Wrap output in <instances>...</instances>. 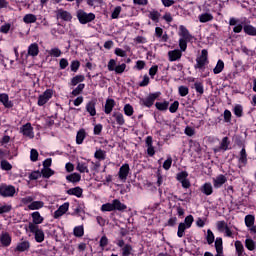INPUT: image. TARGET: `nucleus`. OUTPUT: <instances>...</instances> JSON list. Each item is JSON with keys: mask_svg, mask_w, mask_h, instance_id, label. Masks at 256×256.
Segmentation results:
<instances>
[{"mask_svg": "<svg viewBox=\"0 0 256 256\" xmlns=\"http://www.w3.org/2000/svg\"><path fill=\"white\" fill-rule=\"evenodd\" d=\"M40 177H41V172H39V171H34V172H32V173L30 174L29 179H30V180H37V179L40 178Z\"/></svg>", "mask_w": 256, "mask_h": 256, "instance_id": "64", "label": "nucleus"}, {"mask_svg": "<svg viewBox=\"0 0 256 256\" xmlns=\"http://www.w3.org/2000/svg\"><path fill=\"white\" fill-rule=\"evenodd\" d=\"M124 112L127 116H132L134 113L133 106H131V104H126L124 107Z\"/></svg>", "mask_w": 256, "mask_h": 256, "instance_id": "49", "label": "nucleus"}, {"mask_svg": "<svg viewBox=\"0 0 256 256\" xmlns=\"http://www.w3.org/2000/svg\"><path fill=\"white\" fill-rule=\"evenodd\" d=\"M244 32L247 35L256 36V27H254L253 25L247 24L244 26Z\"/></svg>", "mask_w": 256, "mask_h": 256, "instance_id": "28", "label": "nucleus"}, {"mask_svg": "<svg viewBox=\"0 0 256 256\" xmlns=\"http://www.w3.org/2000/svg\"><path fill=\"white\" fill-rule=\"evenodd\" d=\"M53 96V90H45L43 94H41L38 98V105H45Z\"/></svg>", "mask_w": 256, "mask_h": 256, "instance_id": "5", "label": "nucleus"}, {"mask_svg": "<svg viewBox=\"0 0 256 256\" xmlns=\"http://www.w3.org/2000/svg\"><path fill=\"white\" fill-rule=\"evenodd\" d=\"M1 169L5 171H10L12 169V166L10 162H7V160H2L1 161Z\"/></svg>", "mask_w": 256, "mask_h": 256, "instance_id": "48", "label": "nucleus"}, {"mask_svg": "<svg viewBox=\"0 0 256 256\" xmlns=\"http://www.w3.org/2000/svg\"><path fill=\"white\" fill-rule=\"evenodd\" d=\"M76 169L80 172V173H88V168L85 164H81L80 162H78Z\"/></svg>", "mask_w": 256, "mask_h": 256, "instance_id": "50", "label": "nucleus"}, {"mask_svg": "<svg viewBox=\"0 0 256 256\" xmlns=\"http://www.w3.org/2000/svg\"><path fill=\"white\" fill-rule=\"evenodd\" d=\"M101 210H102L103 212H111V211H114V204H113V201H112V203L104 204V205L101 207Z\"/></svg>", "mask_w": 256, "mask_h": 256, "instance_id": "43", "label": "nucleus"}, {"mask_svg": "<svg viewBox=\"0 0 256 256\" xmlns=\"http://www.w3.org/2000/svg\"><path fill=\"white\" fill-rule=\"evenodd\" d=\"M159 95H160L159 92H155L154 94H149L148 97L141 100V104L143 106L150 108L154 104V101L159 97Z\"/></svg>", "mask_w": 256, "mask_h": 256, "instance_id": "6", "label": "nucleus"}, {"mask_svg": "<svg viewBox=\"0 0 256 256\" xmlns=\"http://www.w3.org/2000/svg\"><path fill=\"white\" fill-rule=\"evenodd\" d=\"M30 159L33 162H36L38 160V152L34 148L31 149Z\"/></svg>", "mask_w": 256, "mask_h": 256, "instance_id": "62", "label": "nucleus"}, {"mask_svg": "<svg viewBox=\"0 0 256 256\" xmlns=\"http://www.w3.org/2000/svg\"><path fill=\"white\" fill-rule=\"evenodd\" d=\"M178 108H179V102H178V100H175V102H173V104H171L169 111L171 113H176Z\"/></svg>", "mask_w": 256, "mask_h": 256, "instance_id": "57", "label": "nucleus"}, {"mask_svg": "<svg viewBox=\"0 0 256 256\" xmlns=\"http://www.w3.org/2000/svg\"><path fill=\"white\" fill-rule=\"evenodd\" d=\"M0 102L8 109L13 107V102L9 100L8 94H0Z\"/></svg>", "mask_w": 256, "mask_h": 256, "instance_id": "14", "label": "nucleus"}, {"mask_svg": "<svg viewBox=\"0 0 256 256\" xmlns=\"http://www.w3.org/2000/svg\"><path fill=\"white\" fill-rule=\"evenodd\" d=\"M113 208H114V211L117 210V211H120V212H123L127 209V206L122 204L119 200H113Z\"/></svg>", "mask_w": 256, "mask_h": 256, "instance_id": "24", "label": "nucleus"}, {"mask_svg": "<svg viewBox=\"0 0 256 256\" xmlns=\"http://www.w3.org/2000/svg\"><path fill=\"white\" fill-rule=\"evenodd\" d=\"M67 181L71 183H78L81 180V176L77 173H73L66 177Z\"/></svg>", "mask_w": 256, "mask_h": 256, "instance_id": "31", "label": "nucleus"}, {"mask_svg": "<svg viewBox=\"0 0 256 256\" xmlns=\"http://www.w3.org/2000/svg\"><path fill=\"white\" fill-rule=\"evenodd\" d=\"M116 60L115 59H110V61L108 62V70L109 71H115L116 69Z\"/></svg>", "mask_w": 256, "mask_h": 256, "instance_id": "58", "label": "nucleus"}, {"mask_svg": "<svg viewBox=\"0 0 256 256\" xmlns=\"http://www.w3.org/2000/svg\"><path fill=\"white\" fill-rule=\"evenodd\" d=\"M33 225L37 226L44 221V218L40 215L39 212H34L31 214Z\"/></svg>", "mask_w": 256, "mask_h": 256, "instance_id": "17", "label": "nucleus"}, {"mask_svg": "<svg viewBox=\"0 0 256 256\" xmlns=\"http://www.w3.org/2000/svg\"><path fill=\"white\" fill-rule=\"evenodd\" d=\"M214 240H215V237H214L212 231L208 230L207 231V242H208V244L211 245L214 242Z\"/></svg>", "mask_w": 256, "mask_h": 256, "instance_id": "61", "label": "nucleus"}, {"mask_svg": "<svg viewBox=\"0 0 256 256\" xmlns=\"http://www.w3.org/2000/svg\"><path fill=\"white\" fill-rule=\"evenodd\" d=\"M133 251V247L130 244H126L122 248V256H130Z\"/></svg>", "mask_w": 256, "mask_h": 256, "instance_id": "33", "label": "nucleus"}, {"mask_svg": "<svg viewBox=\"0 0 256 256\" xmlns=\"http://www.w3.org/2000/svg\"><path fill=\"white\" fill-rule=\"evenodd\" d=\"M28 229L31 233L35 235V240L38 243H41L44 241V233L42 230L39 229L38 226L33 225L32 223H29Z\"/></svg>", "mask_w": 256, "mask_h": 256, "instance_id": "2", "label": "nucleus"}, {"mask_svg": "<svg viewBox=\"0 0 256 256\" xmlns=\"http://www.w3.org/2000/svg\"><path fill=\"white\" fill-rule=\"evenodd\" d=\"M180 36L182 37L181 39L183 40H187V41H191L193 36L189 33V31L187 30L186 27H184L183 25H181L180 27Z\"/></svg>", "mask_w": 256, "mask_h": 256, "instance_id": "13", "label": "nucleus"}, {"mask_svg": "<svg viewBox=\"0 0 256 256\" xmlns=\"http://www.w3.org/2000/svg\"><path fill=\"white\" fill-rule=\"evenodd\" d=\"M197 64H195V69H203L208 63V51L203 49L201 55L196 59Z\"/></svg>", "mask_w": 256, "mask_h": 256, "instance_id": "3", "label": "nucleus"}, {"mask_svg": "<svg viewBox=\"0 0 256 256\" xmlns=\"http://www.w3.org/2000/svg\"><path fill=\"white\" fill-rule=\"evenodd\" d=\"M77 18H78L79 22L84 25V24L92 22L95 19V14L92 12L87 13L84 10L79 9L77 11Z\"/></svg>", "mask_w": 256, "mask_h": 256, "instance_id": "1", "label": "nucleus"}, {"mask_svg": "<svg viewBox=\"0 0 256 256\" xmlns=\"http://www.w3.org/2000/svg\"><path fill=\"white\" fill-rule=\"evenodd\" d=\"M30 248V243L28 241L21 242L17 245L15 252H25Z\"/></svg>", "mask_w": 256, "mask_h": 256, "instance_id": "22", "label": "nucleus"}, {"mask_svg": "<svg viewBox=\"0 0 256 256\" xmlns=\"http://www.w3.org/2000/svg\"><path fill=\"white\" fill-rule=\"evenodd\" d=\"M227 182V178L224 175L218 176L216 179H214V187L220 188Z\"/></svg>", "mask_w": 256, "mask_h": 256, "instance_id": "18", "label": "nucleus"}, {"mask_svg": "<svg viewBox=\"0 0 256 256\" xmlns=\"http://www.w3.org/2000/svg\"><path fill=\"white\" fill-rule=\"evenodd\" d=\"M215 248L217 251L216 256H223V241L221 238H217L215 241Z\"/></svg>", "mask_w": 256, "mask_h": 256, "instance_id": "19", "label": "nucleus"}, {"mask_svg": "<svg viewBox=\"0 0 256 256\" xmlns=\"http://www.w3.org/2000/svg\"><path fill=\"white\" fill-rule=\"evenodd\" d=\"M0 242L2 244L3 247H7L10 245L11 243V237L8 233H3L1 236H0Z\"/></svg>", "mask_w": 256, "mask_h": 256, "instance_id": "20", "label": "nucleus"}, {"mask_svg": "<svg viewBox=\"0 0 256 256\" xmlns=\"http://www.w3.org/2000/svg\"><path fill=\"white\" fill-rule=\"evenodd\" d=\"M155 106L159 111H166L168 109L169 102H156Z\"/></svg>", "mask_w": 256, "mask_h": 256, "instance_id": "37", "label": "nucleus"}, {"mask_svg": "<svg viewBox=\"0 0 256 256\" xmlns=\"http://www.w3.org/2000/svg\"><path fill=\"white\" fill-rule=\"evenodd\" d=\"M40 173L41 176H43L44 178H49L54 174V172L50 168H43Z\"/></svg>", "mask_w": 256, "mask_h": 256, "instance_id": "41", "label": "nucleus"}, {"mask_svg": "<svg viewBox=\"0 0 256 256\" xmlns=\"http://www.w3.org/2000/svg\"><path fill=\"white\" fill-rule=\"evenodd\" d=\"M187 42H189V40L180 38L179 47L181 48V51L185 52V50L187 49Z\"/></svg>", "mask_w": 256, "mask_h": 256, "instance_id": "55", "label": "nucleus"}, {"mask_svg": "<svg viewBox=\"0 0 256 256\" xmlns=\"http://www.w3.org/2000/svg\"><path fill=\"white\" fill-rule=\"evenodd\" d=\"M86 136V132L85 130H83V128L81 130H79V132L77 133L76 136V143L78 145H81L83 143V140L85 139Z\"/></svg>", "mask_w": 256, "mask_h": 256, "instance_id": "30", "label": "nucleus"}, {"mask_svg": "<svg viewBox=\"0 0 256 256\" xmlns=\"http://www.w3.org/2000/svg\"><path fill=\"white\" fill-rule=\"evenodd\" d=\"M84 88H85V84H78L77 88H75V90H73L72 95L74 97L80 95Z\"/></svg>", "mask_w": 256, "mask_h": 256, "instance_id": "44", "label": "nucleus"}, {"mask_svg": "<svg viewBox=\"0 0 256 256\" xmlns=\"http://www.w3.org/2000/svg\"><path fill=\"white\" fill-rule=\"evenodd\" d=\"M23 21L26 24H32L37 21V17H36V15L29 13L24 16Z\"/></svg>", "mask_w": 256, "mask_h": 256, "instance_id": "26", "label": "nucleus"}, {"mask_svg": "<svg viewBox=\"0 0 256 256\" xmlns=\"http://www.w3.org/2000/svg\"><path fill=\"white\" fill-rule=\"evenodd\" d=\"M146 146H147V154L150 157H153L155 155V150L153 146V138L152 136H147L146 138Z\"/></svg>", "mask_w": 256, "mask_h": 256, "instance_id": "9", "label": "nucleus"}, {"mask_svg": "<svg viewBox=\"0 0 256 256\" xmlns=\"http://www.w3.org/2000/svg\"><path fill=\"white\" fill-rule=\"evenodd\" d=\"M231 117H232V114H231L230 110H225V112H224V121L226 123H230L231 122Z\"/></svg>", "mask_w": 256, "mask_h": 256, "instance_id": "63", "label": "nucleus"}, {"mask_svg": "<svg viewBox=\"0 0 256 256\" xmlns=\"http://www.w3.org/2000/svg\"><path fill=\"white\" fill-rule=\"evenodd\" d=\"M67 194L70 196H76V197L80 198V197H82L83 190L80 187H76L73 189H69L67 191Z\"/></svg>", "mask_w": 256, "mask_h": 256, "instance_id": "21", "label": "nucleus"}, {"mask_svg": "<svg viewBox=\"0 0 256 256\" xmlns=\"http://www.w3.org/2000/svg\"><path fill=\"white\" fill-rule=\"evenodd\" d=\"M239 161L241 163H243L244 165L247 164V152L245 150V148H242L241 152H240V158Z\"/></svg>", "mask_w": 256, "mask_h": 256, "instance_id": "42", "label": "nucleus"}, {"mask_svg": "<svg viewBox=\"0 0 256 256\" xmlns=\"http://www.w3.org/2000/svg\"><path fill=\"white\" fill-rule=\"evenodd\" d=\"M69 209V203H65L59 207V209L54 213V218L57 219L64 215Z\"/></svg>", "mask_w": 256, "mask_h": 256, "instance_id": "12", "label": "nucleus"}, {"mask_svg": "<svg viewBox=\"0 0 256 256\" xmlns=\"http://www.w3.org/2000/svg\"><path fill=\"white\" fill-rule=\"evenodd\" d=\"M235 248L237 251L238 256H242L244 252V246L240 241L235 242Z\"/></svg>", "mask_w": 256, "mask_h": 256, "instance_id": "38", "label": "nucleus"}, {"mask_svg": "<svg viewBox=\"0 0 256 256\" xmlns=\"http://www.w3.org/2000/svg\"><path fill=\"white\" fill-rule=\"evenodd\" d=\"M125 69H126V64L122 63L120 65H117L114 71L116 74H122L125 71Z\"/></svg>", "mask_w": 256, "mask_h": 256, "instance_id": "53", "label": "nucleus"}, {"mask_svg": "<svg viewBox=\"0 0 256 256\" xmlns=\"http://www.w3.org/2000/svg\"><path fill=\"white\" fill-rule=\"evenodd\" d=\"M193 221H194V218H193V216L192 215H189V216H187L186 218H185V226L187 227V228H190L191 227V225H192V223H193Z\"/></svg>", "mask_w": 256, "mask_h": 256, "instance_id": "60", "label": "nucleus"}, {"mask_svg": "<svg viewBox=\"0 0 256 256\" xmlns=\"http://www.w3.org/2000/svg\"><path fill=\"white\" fill-rule=\"evenodd\" d=\"M95 105V102H88L86 106L87 111L92 117L96 115Z\"/></svg>", "mask_w": 256, "mask_h": 256, "instance_id": "32", "label": "nucleus"}, {"mask_svg": "<svg viewBox=\"0 0 256 256\" xmlns=\"http://www.w3.org/2000/svg\"><path fill=\"white\" fill-rule=\"evenodd\" d=\"M21 132L24 136L33 138V128L30 122H27L26 124H24V126H22Z\"/></svg>", "mask_w": 256, "mask_h": 256, "instance_id": "10", "label": "nucleus"}, {"mask_svg": "<svg viewBox=\"0 0 256 256\" xmlns=\"http://www.w3.org/2000/svg\"><path fill=\"white\" fill-rule=\"evenodd\" d=\"M186 228L187 227L184 223L179 224L178 233H177L178 237L182 238L184 236V232H185Z\"/></svg>", "mask_w": 256, "mask_h": 256, "instance_id": "47", "label": "nucleus"}, {"mask_svg": "<svg viewBox=\"0 0 256 256\" xmlns=\"http://www.w3.org/2000/svg\"><path fill=\"white\" fill-rule=\"evenodd\" d=\"M160 17V13L157 10L150 11L149 18L154 21L158 22Z\"/></svg>", "mask_w": 256, "mask_h": 256, "instance_id": "39", "label": "nucleus"}, {"mask_svg": "<svg viewBox=\"0 0 256 256\" xmlns=\"http://www.w3.org/2000/svg\"><path fill=\"white\" fill-rule=\"evenodd\" d=\"M230 145V142H229V138L228 136H225V138H223L221 144H220V147L218 148V151H227L228 147Z\"/></svg>", "mask_w": 256, "mask_h": 256, "instance_id": "29", "label": "nucleus"}, {"mask_svg": "<svg viewBox=\"0 0 256 256\" xmlns=\"http://www.w3.org/2000/svg\"><path fill=\"white\" fill-rule=\"evenodd\" d=\"M84 76H82L81 74L78 75V76H74V78H72L71 80V86H76L78 85L79 83L83 82L84 81Z\"/></svg>", "mask_w": 256, "mask_h": 256, "instance_id": "36", "label": "nucleus"}, {"mask_svg": "<svg viewBox=\"0 0 256 256\" xmlns=\"http://www.w3.org/2000/svg\"><path fill=\"white\" fill-rule=\"evenodd\" d=\"M49 55L50 56H53V57H60L61 55V50L59 48H52L50 51H49Z\"/></svg>", "mask_w": 256, "mask_h": 256, "instance_id": "52", "label": "nucleus"}, {"mask_svg": "<svg viewBox=\"0 0 256 256\" xmlns=\"http://www.w3.org/2000/svg\"><path fill=\"white\" fill-rule=\"evenodd\" d=\"M255 218L252 215H248L245 218V223L247 227H252L254 225Z\"/></svg>", "mask_w": 256, "mask_h": 256, "instance_id": "46", "label": "nucleus"}, {"mask_svg": "<svg viewBox=\"0 0 256 256\" xmlns=\"http://www.w3.org/2000/svg\"><path fill=\"white\" fill-rule=\"evenodd\" d=\"M80 67V62L78 60H73L71 63V71L77 72Z\"/></svg>", "mask_w": 256, "mask_h": 256, "instance_id": "59", "label": "nucleus"}, {"mask_svg": "<svg viewBox=\"0 0 256 256\" xmlns=\"http://www.w3.org/2000/svg\"><path fill=\"white\" fill-rule=\"evenodd\" d=\"M129 171H130L129 164H123V166H121L118 173L119 179L125 182L129 175Z\"/></svg>", "mask_w": 256, "mask_h": 256, "instance_id": "7", "label": "nucleus"}, {"mask_svg": "<svg viewBox=\"0 0 256 256\" xmlns=\"http://www.w3.org/2000/svg\"><path fill=\"white\" fill-rule=\"evenodd\" d=\"M201 192L206 196H210L213 193V187L210 183H205L201 188Z\"/></svg>", "mask_w": 256, "mask_h": 256, "instance_id": "23", "label": "nucleus"}, {"mask_svg": "<svg viewBox=\"0 0 256 256\" xmlns=\"http://www.w3.org/2000/svg\"><path fill=\"white\" fill-rule=\"evenodd\" d=\"M44 207V203L41 201H32L31 204L28 205L29 210H39Z\"/></svg>", "mask_w": 256, "mask_h": 256, "instance_id": "27", "label": "nucleus"}, {"mask_svg": "<svg viewBox=\"0 0 256 256\" xmlns=\"http://www.w3.org/2000/svg\"><path fill=\"white\" fill-rule=\"evenodd\" d=\"M16 193L15 187L11 185H0V196L4 198L13 197Z\"/></svg>", "mask_w": 256, "mask_h": 256, "instance_id": "4", "label": "nucleus"}, {"mask_svg": "<svg viewBox=\"0 0 256 256\" xmlns=\"http://www.w3.org/2000/svg\"><path fill=\"white\" fill-rule=\"evenodd\" d=\"M73 233H74V236H76L78 238L82 237L84 235L83 226L75 227Z\"/></svg>", "mask_w": 256, "mask_h": 256, "instance_id": "40", "label": "nucleus"}, {"mask_svg": "<svg viewBox=\"0 0 256 256\" xmlns=\"http://www.w3.org/2000/svg\"><path fill=\"white\" fill-rule=\"evenodd\" d=\"M223 69H224V62L222 60H219L217 62V65L215 66L213 72H214V74L217 75V74H220L223 71Z\"/></svg>", "mask_w": 256, "mask_h": 256, "instance_id": "35", "label": "nucleus"}, {"mask_svg": "<svg viewBox=\"0 0 256 256\" xmlns=\"http://www.w3.org/2000/svg\"><path fill=\"white\" fill-rule=\"evenodd\" d=\"M113 117L116 118V122L118 125H123L125 123L123 114L120 112H114Z\"/></svg>", "mask_w": 256, "mask_h": 256, "instance_id": "34", "label": "nucleus"}, {"mask_svg": "<svg viewBox=\"0 0 256 256\" xmlns=\"http://www.w3.org/2000/svg\"><path fill=\"white\" fill-rule=\"evenodd\" d=\"M39 53V46L37 43H32L28 48V55L32 57H36Z\"/></svg>", "mask_w": 256, "mask_h": 256, "instance_id": "15", "label": "nucleus"}, {"mask_svg": "<svg viewBox=\"0 0 256 256\" xmlns=\"http://www.w3.org/2000/svg\"><path fill=\"white\" fill-rule=\"evenodd\" d=\"M56 16H57V19H62L67 22L72 20V16H71L70 12L63 10V9H58L56 11Z\"/></svg>", "mask_w": 256, "mask_h": 256, "instance_id": "8", "label": "nucleus"}, {"mask_svg": "<svg viewBox=\"0 0 256 256\" xmlns=\"http://www.w3.org/2000/svg\"><path fill=\"white\" fill-rule=\"evenodd\" d=\"M94 156H95L96 159L104 160L105 159V152H104V150H96Z\"/></svg>", "mask_w": 256, "mask_h": 256, "instance_id": "54", "label": "nucleus"}, {"mask_svg": "<svg viewBox=\"0 0 256 256\" xmlns=\"http://www.w3.org/2000/svg\"><path fill=\"white\" fill-rule=\"evenodd\" d=\"M189 93V88L187 86H179V94L181 97L187 96Z\"/></svg>", "mask_w": 256, "mask_h": 256, "instance_id": "51", "label": "nucleus"}, {"mask_svg": "<svg viewBox=\"0 0 256 256\" xmlns=\"http://www.w3.org/2000/svg\"><path fill=\"white\" fill-rule=\"evenodd\" d=\"M114 106H115V100H113V98H108L105 104V110H104L105 113L109 115L112 112Z\"/></svg>", "mask_w": 256, "mask_h": 256, "instance_id": "16", "label": "nucleus"}, {"mask_svg": "<svg viewBox=\"0 0 256 256\" xmlns=\"http://www.w3.org/2000/svg\"><path fill=\"white\" fill-rule=\"evenodd\" d=\"M214 19L213 15L211 13H202L200 16H199V21L201 23H207V22H210Z\"/></svg>", "mask_w": 256, "mask_h": 256, "instance_id": "25", "label": "nucleus"}, {"mask_svg": "<svg viewBox=\"0 0 256 256\" xmlns=\"http://www.w3.org/2000/svg\"><path fill=\"white\" fill-rule=\"evenodd\" d=\"M169 60L171 62L177 61L182 57L181 50L174 49L168 52Z\"/></svg>", "mask_w": 256, "mask_h": 256, "instance_id": "11", "label": "nucleus"}, {"mask_svg": "<svg viewBox=\"0 0 256 256\" xmlns=\"http://www.w3.org/2000/svg\"><path fill=\"white\" fill-rule=\"evenodd\" d=\"M245 245H246L247 249L250 251H254L256 248L255 242L252 239H247L245 241Z\"/></svg>", "mask_w": 256, "mask_h": 256, "instance_id": "45", "label": "nucleus"}, {"mask_svg": "<svg viewBox=\"0 0 256 256\" xmlns=\"http://www.w3.org/2000/svg\"><path fill=\"white\" fill-rule=\"evenodd\" d=\"M217 228L220 232H223L224 230H226V228H228V225L225 221H219L217 223Z\"/></svg>", "mask_w": 256, "mask_h": 256, "instance_id": "56", "label": "nucleus"}]
</instances>
